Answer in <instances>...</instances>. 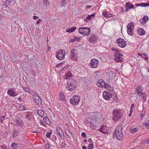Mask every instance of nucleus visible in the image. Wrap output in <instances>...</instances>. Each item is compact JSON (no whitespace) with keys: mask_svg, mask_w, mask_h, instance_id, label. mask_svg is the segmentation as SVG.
Listing matches in <instances>:
<instances>
[{"mask_svg":"<svg viewBox=\"0 0 149 149\" xmlns=\"http://www.w3.org/2000/svg\"><path fill=\"white\" fill-rule=\"evenodd\" d=\"M86 117L84 120V123L86 124H89L90 127L92 129H94L96 127L95 123L98 120V118L94 112L90 113L86 115Z\"/></svg>","mask_w":149,"mask_h":149,"instance_id":"obj_1","label":"nucleus"},{"mask_svg":"<svg viewBox=\"0 0 149 149\" xmlns=\"http://www.w3.org/2000/svg\"><path fill=\"white\" fill-rule=\"evenodd\" d=\"M112 119L114 121H117L120 120L122 116V112L119 110L117 109H114L112 113Z\"/></svg>","mask_w":149,"mask_h":149,"instance_id":"obj_2","label":"nucleus"},{"mask_svg":"<svg viewBox=\"0 0 149 149\" xmlns=\"http://www.w3.org/2000/svg\"><path fill=\"white\" fill-rule=\"evenodd\" d=\"M114 55V59L116 62H119L123 61V58L122 57L123 54L122 53L120 52L119 51H117V52H115Z\"/></svg>","mask_w":149,"mask_h":149,"instance_id":"obj_3","label":"nucleus"},{"mask_svg":"<svg viewBox=\"0 0 149 149\" xmlns=\"http://www.w3.org/2000/svg\"><path fill=\"white\" fill-rule=\"evenodd\" d=\"M91 30L89 28L87 27H81L78 29L79 32L84 36L90 35Z\"/></svg>","mask_w":149,"mask_h":149,"instance_id":"obj_4","label":"nucleus"},{"mask_svg":"<svg viewBox=\"0 0 149 149\" xmlns=\"http://www.w3.org/2000/svg\"><path fill=\"white\" fill-rule=\"evenodd\" d=\"M143 88L140 86L138 87L136 89V92L137 93L139 96L141 97L142 98L143 100L146 99V94L144 92H143Z\"/></svg>","mask_w":149,"mask_h":149,"instance_id":"obj_5","label":"nucleus"},{"mask_svg":"<svg viewBox=\"0 0 149 149\" xmlns=\"http://www.w3.org/2000/svg\"><path fill=\"white\" fill-rule=\"evenodd\" d=\"M80 100V98L78 95H73L71 97L70 102L71 104L73 106L77 105Z\"/></svg>","mask_w":149,"mask_h":149,"instance_id":"obj_6","label":"nucleus"},{"mask_svg":"<svg viewBox=\"0 0 149 149\" xmlns=\"http://www.w3.org/2000/svg\"><path fill=\"white\" fill-rule=\"evenodd\" d=\"M74 82L73 80H71L68 81L65 85V87L66 88H68V90L71 91L74 90L75 88L74 84Z\"/></svg>","mask_w":149,"mask_h":149,"instance_id":"obj_7","label":"nucleus"},{"mask_svg":"<svg viewBox=\"0 0 149 149\" xmlns=\"http://www.w3.org/2000/svg\"><path fill=\"white\" fill-rule=\"evenodd\" d=\"M65 55L64 51L61 49L57 52L56 55V56L57 59L62 60L65 58Z\"/></svg>","mask_w":149,"mask_h":149,"instance_id":"obj_8","label":"nucleus"},{"mask_svg":"<svg viewBox=\"0 0 149 149\" xmlns=\"http://www.w3.org/2000/svg\"><path fill=\"white\" fill-rule=\"evenodd\" d=\"M114 137H116L119 140H121L123 138L122 131H115L113 134Z\"/></svg>","mask_w":149,"mask_h":149,"instance_id":"obj_9","label":"nucleus"},{"mask_svg":"<svg viewBox=\"0 0 149 149\" xmlns=\"http://www.w3.org/2000/svg\"><path fill=\"white\" fill-rule=\"evenodd\" d=\"M127 32L128 34L130 35H132L134 33V25L133 23L129 24L127 26Z\"/></svg>","mask_w":149,"mask_h":149,"instance_id":"obj_10","label":"nucleus"},{"mask_svg":"<svg viewBox=\"0 0 149 149\" xmlns=\"http://www.w3.org/2000/svg\"><path fill=\"white\" fill-rule=\"evenodd\" d=\"M116 43L118 46L121 48L124 47L126 44V42L122 38H118L116 40Z\"/></svg>","mask_w":149,"mask_h":149,"instance_id":"obj_11","label":"nucleus"},{"mask_svg":"<svg viewBox=\"0 0 149 149\" xmlns=\"http://www.w3.org/2000/svg\"><path fill=\"white\" fill-rule=\"evenodd\" d=\"M112 94H111L110 92L108 91H105L103 92V97L106 100H109L111 98Z\"/></svg>","mask_w":149,"mask_h":149,"instance_id":"obj_12","label":"nucleus"},{"mask_svg":"<svg viewBox=\"0 0 149 149\" xmlns=\"http://www.w3.org/2000/svg\"><path fill=\"white\" fill-rule=\"evenodd\" d=\"M25 115V118L29 121H31L33 120V115L32 112L27 111L24 113Z\"/></svg>","mask_w":149,"mask_h":149,"instance_id":"obj_13","label":"nucleus"},{"mask_svg":"<svg viewBox=\"0 0 149 149\" xmlns=\"http://www.w3.org/2000/svg\"><path fill=\"white\" fill-rule=\"evenodd\" d=\"M70 58L73 60L75 61L77 60V55L75 49H73L72 50L70 56Z\"/></svg>","mask_w":149,"mask_h":149,"instance_id":"obj_14","label":"nucleus"},{"mask_svg":"<svg viewBox=\"0 0 149 149\" xmlns=\"http://www.w3.org/2000/svg\"><path fill=\"white\" fill-rule=\"evenodd\" d=\"M98 63V61L97 60L93 59L90 61L89 65L92 68H96L97 66Z\"/></svg>","mask_w":149,"mask_h":149,"instance_id":"obj_15","label":"nucleus"},{"mask_svg":"<svg viewBox=\"0 0 149 149\" xmlns=\"http://www.w3.org/2000/svg\"><path fill=\"white\" fill-rule=\"evenodd\" d=\"M14 124L16 125L22 127L23 125V121L19 118H16L14 121Z\"/></svg>","mask_w":149,"mask_h":149,"instance_id":"obj_16","label":"nucleus"},{"mask_svg":"<svg viewBox=\"0 0 149 149\" xmlns=\"http://www.w3.org/2000/svg\"><path fill=\"white\" fill-rule=\"evenodd\" d=\"M149 19L147 15H145L143 17V18H141L139 19V21L141 24H143L146 23Z\"/></svg>","mask_w":149,"mask_h":149,"instance_id":"obj_17","label":"nucleus"},{"mask_svg":"<svg viewBox=\"0 0 149 149\" xmlns=\"http://www.w3.org/2000/svg\"><path fill=\"white\" fill-rule=\"evenodd\" d=\"M105 84V82L103 80L100 79L97 81V85L98 87L103 88Z\"/></svg>","mask_w":149,"mask_h":149,"instance_id":"obj_18","label":"nucleus"},{"mask_svg":"<svg viewBox=\"0 0 149 149\" xmlns=\"http://www.w3.org/2000/svg\"><path fill=\"white\" fill-rule=\"evenodd\" d=\"M97 38L95 35L92 34L90 36L89 40L91 43H95L97 40Z\"/></svg>","mask_w":149,"mask_h":149,"instance_id":"obj_19","label":"nucleus"},{"mask_svg":"<svg viewBox=\"0 0 149 149\" xmlns=\"http://www.w3.org/2000/svg\"><path fill=\"white\" fill-rule=\"evenodd\" d=\"M7 94L8 95L13 97L16 96L18 94V93L16 94L14 91L11 89H9L8 90Z\"/></svg>","mask_w":149,"mask_h":149,"instance_id":"obj_20","label":"nucleus"},{"mask_svg":"<svg viewBox=\"0 0 149 149\" xmlns=\"http://www.w3.org/2000/svg\"><path fill=\"white\" fill-rule=\"evenodd\" d=\"M125 7L126 11H128L130 9H133L135 8L134 6L132 5L131 3H126Z\"/></svg>","mask_w":149,"mask_h":149,"instance_id":"obj_21","label":"nucleus"},{"mask_svg":"<svg viewBox=\"0 0 149 149\" xmlns=\"http://www.w3.org/2000/svg\"><path fill=\"white\" fill-rule=\"evenodd\" d=\"M33 99L34 100L36 103L37 104H39L41 102V100L40 97L37 95H35L33 96Z\"/></svg>","mask_w":149,"mask_h":149,"instance_id":"obj_22","label":"nucleus"},{"mask_svg":"<svg viewBox=\"0 0 149 149\" xmlns=\"http://www.w3.org/2000/svg\"><path fill=\"white\" fill-rule=\"evenodd\" d=\"M104 88L110 91H112L113 89V87L111 86L107 83H105L104 86Z\"/></svg>","mask_w":149,"mask_h":149,"instance_id":"obj_23","label":"nucleus"},{"mask_svg":"<svg viewBox=\"0 0 149 149\" xmlns=\"http://www.w3.org/2000/svg\"><path fill=\"white\" fill-rule=\"evenodd\" d=\"M72 76L71 72L69 71L65 73L64 78L66 79H70Z\"/></svg>","mask_w":149,"mask_h":149,"instance_id":"obj_24","label":"nucleus"},{"mask_svg":"<svg viewBox=\"0 0 149 149\" xmlns=\"http://www.w3.org/2000/svg\"><path fill=\"white\" fill-rule=\"evenodd\" d=\"M137 32L139 34L140 36L143 35L145 34V30L142 28H140L137 31Z\"/></svg>","mask_w":149,"mask_h":149,"instance_id":"obj_25","label":"nucleus"},{"mask_svg":"<svg viewBox=\"0 0 149 149\" xmlns=\"http://www.w3.org/2000/svg\"><path fill=\"white\" fill-rule=\"evenodd\" d=\"M81 39L79 38H77L76 36H74V38H73L71 39L70 40H69L70 42H74L76 41H79Z\"/></svg>","mask_w":149,"mask_h":149,"instance_id":"obj_26","label":"nucleus"},{"mask_svg":"<svg viewBox=\"0 0 149 149\" xmlns=\"http://www.w3.org/2000/svg\"><path fill=\"white\" fill-rule=\"evenodd\" d=\"M79 80L83 84H86L88 81L87 79L85 77H80V79Z\"/></svg>","mask_w":149,"mask_h":149,"instance_id":"obj_27","label":"nucleus"},{"mask_svg":"<svg viewBox=\"0 0 149 149\" xmlns=\"http://www.w3.org/2000/svg\"><path fill=\"white\" fill-rule=\"evenodd\" d=\"M75 26L72 27L71 28L68 29L66 30V32L69 33H71L74 31L76 29Z\"/></svg>","mask_w":149,"mask_h":149,"instance_id":"obj_28","label":"nucleus"},{"mask_svg":"<svg viewBox=\"0 0 149 149\" xmlns=\"http://www.w3.org/2000/svg\"><path fill=\"white\" fill-rule=\"evenodd\" d=\"M95 13L91 14V15H88L84 20H86V19H88L89 20H90L91 19L93 18L95 16Z\"/></svg>","mask_w":149,"mask_h":149,"instance_id":"obj_29","label":"nucleus"},{"mask_svg":"<svg viewBox=\"0 0 149 149\" xmlns=\"http://www.w3.org/2000/svg\"><path fill=\"white\" fill-rule=\"evenodd\" d=\"M37 114L40 116L42 117L44 116V112L42 110H38L37 112Z\"/></svg>","mask_w":149,"mask_h":149,"instance_id":"obj_30","label":"nucleus"},{"mask_svg":"<svg viewBox=\"0 0 149 149\" xmlns=\"http://www.w3.org/2000/svg\"><path fill=\"white\" fill-rule=\"evenodd\" d=\"M56 132L61 138H63L64 137V132L63 131H56Z\"/></svg>","mask_w":149,"mask_h":149,"instance_id":"obj_31","label":"nucleus"},{"mask_svg":"<svg viewBox=\"0 0 149 149\" xmlns=\"http://www.w3.org/2000/svg\"><path fill=\"white\" fill-rule=\"evenodd\" d=\"M43 120L47 124L49 125L50 124V122L47 117H44L43 118Z\"/></svg>","mask_w":149,"mask_h":149,"instance_id":"obj_32","label":"nucleus"},{"mask_svg":"<svg viewBox=\"0 0 149 149\" xmlns=\"http://www.w3.org/2000/svg\"><path fill=\"white\" fill-rule=\"evenodd\" d=\"M100 73L98 71H96L94 73L93 76L95 78L97 79L100 76Z\"/></svg>","mask_w":149,"mask_h":149,"instance_id":"obj_33","label":"nucleus"},{"mask_svg":"<svg viewBox=\"0 0 149 149\" xmlns=\"http://www.w3.org/2000/svg\"><path fill=\"white\" fill-rule=\"evenodd\" d=\"M23 89L24 91H25L29 93H30L31 92V90L29 88H28L27 87H23Z\"/></svg>","mask_w":149,"mask_h":149,"instance_id":"obj_34","label":"nucleus"},{"mask_svg":"<svg viewBox=\"0 0 149 149\" xmlns=\"http://www.w3.org/2000/svg\"><path fill=\"white\" fill-rule=\"evenodd\" d=\"M13 0H6L5 4L3 5V6H5L6 7L8 6V5H9Z\"/></svg>","mask_w":149,"mask_h":149,"instance_id":"obj_35","label":"nucleus"},{"mask_svg":"<svg viewBox=\"0 0 149 149\" xmlns=\"http://www.w3.org/2000/svg\"><path fill=\"white\" fill-rule=\"evenodd\" d=\"M60 94L61 100H62L63 101H65L66 98L64 94L61 93H60Z\"/></svg>","mask_w":149,"mask_h":149,"instance_id":"obj_36","label":"nucleus"},{"mask_svg":"<svg viewBox=\"0 0 149 149\" xmlns=\"http://www.w3.org/2000/svg\"><path fill=\"white\" fill-rule=\"evenodd\" d=\"M60 3L61 4L60 5L61 7L65 6L66 3V2L65 0L61 1Z\"/></svg>","mask_w":149,"mask_h":149,"instance_id":"obj_37","label":"nucleus"},{"mask_svg":"<svg viewBox=\"0 0 149 149\" xmlns=\"http://www.w3.org/2000/svg\"><path fill=\"white\" fill-rule=\"evenodd\" d=\"M11 146L13 149H16L17 148V144L15 143H12Z\"/></svg>","mask_w":149,"mask_h":149,"instance_id":"obj_38","label":"nucleus"},{"mask_svg":"<svg viewBox=\"0 0 149 149\" xmlns=\"http://www.w3.org/2000/svg\"><path fill=\"white\" fill-rule=\"evenodd\" d=\"M122 130V128L121 125H119L114 130Z\"/></svg>","mask_w":149,"mask_h":149,"instance_id":"obj_39","label":"nucleus"},{"mask_svg":"<svg viewBox=\"0 0 149 149\" xmlns=\"http://www.w3.org/2000/svg\"><path fill=\"white\" fill-rule=\"evenodd\" d=\"M143 126L147 129H149V124L148 123H143Z\"/></svg>","mask_w":149,"mask_h":149,"instance_id":"obj_40","label":"nucleus"},{"mask_svg":"<svg viewBox=\"0 0 149 149\" xmlns=\"http://www.w3.org/2000/svg\"><path fill=\"white\" fill-rule=\"evenodd\" d=\"M146 3H142L140 4H136V5L137 6H140L142 7H146L147 6Z\"/></svg>","mask_w":149,"mask_h":149,"instance_id":"obj_41","label":"nucleus"},{"mask_svg":"<svg viewBox=\"0 0 149 149\" xmlns=\"http://www.w3.org/2000/svg\"><path fill=\"white\" fill-rule=\"evenodd\" d=\"M93 145L92 143L89 144L88 147V149H93Z\"/></svg>","mask_w":149,"mask_h":149,"instance_id":"obj_42","label":"nucleus"},{"mask_svg":"<svg viewBox=\"0 0 149 149\" xmlns=\"http://www.w3.org/2000/svg\"><path fill=\"white\" fill-rule=\"evenodd\" d=\"M65 134L68 137H70L72 135L71 133H69V131H65Z\"/></svg>","mask_w":149,"mask_h":149,"instance_id":"obj_43","label":"nucleus"},{"mask_svg":"<svg viewBox=\"0 0 149 149\" xmlns=\"http://www.w3.org/2000/svg\"><path fill=\"white\" fill-rule=\"evenodd\" d=\"M102 14L103 16L106 17H107L108 16V14L107 11H103Z\"/></svg>","mask_w":149,"mask_h":149,"instance_id":"obj_44","label":"nucleus"},{"mask_svg":"<svg viewBox=\"0 0 149 149\" xmlns=\"http://www.w3.org/2000/svg\"><path fill=\"white\" fill-rule=\"evenodd\" d=\"M43 3L44 4L47 6L49 4V2L48 0H44Z\"/></svg>","mask_w":149,"mask_h":149,"instance_id":"obj_45","label":"nucleus"},{"mask_svg":"<svg viewBox=\"0 0 149 149\" xmlns=\"http://www.w3.org/2000/svg\"><path fill=\"white\" fill-rule=\"evenodd\" d=\"M18 133L17 131H13V137L14 138L17 135Z\"/></svg>","mask_w":149,"mask_h":149,"instance_id":"obj_46","label":"nucleus"},{"mask_svg":"<svg viewBox=\"0 0 149 149\" xmlns=\"http://www.w3.org/2000/svg\"><path fill=\"white\" fill-rule=\"evenodd\" d=\"M44 147L46 149H49L50 148V144L49 143H47L45 145Z\"/></svg>","mask_w":149,"mask_h":149,"instance_id":"obj_47","label":"nucleus"},{"mask_svg":"<svg viewBox=\"0 0 149 149\" xmlns=\"http://www.w3.org/2000/svg\"><path fill=\"white\" fill-rule=\"evenodd\" d=\"M19 109L20 110L22 111L23 110H26V109H25L24 106H20L19 107Z\"/></svg>","mask_w":149,"mask_h":149,"instance_id":"obj_48","label":"nucleus"},{"mask_svg":"<svg viewBox=\"0 0 149 149\" xmlns=\"http://www.w3.org/2000/svg\"><path fill=\"white\" fill-rule=\"evenodd\" d=\"M101 132L105 134H108L109 133V131H100Z\"/></svg>","mask_w":149,"mask_h":149,"instance_id":"obj_49","label":"nucleus"},{"mask_svg":"<svg viewBox=\"0 0 149 149\" xmlns=\"http://www.w3.org/2000/svg\"><path fill=\"white\" fill-rule=\"evenodd\" d=\"M61 146L62 148H64L65 147V143L63 142V141L61 144Z\"/></svg>","mask_w":149,"mask_h":149,"instance_id":"obj_50","label":"nucleus"},{"mask_svg":"<svg viewBox=\"0 0 149 149\" xmlns=\"http://www.w3.org/2000/svg\"><path fill=\"white\" fill-rule=\"evenodd\" d=\"M5 116H2L0 118V121L2 122L5 119Z\"/></svg>","mask_w":149,"mask_h":149,"instance_id":"obj_51","label":"nucleus"},{"mask_svg":"<svg viewBox=\"0 0 149 149\" xmlns=\"http://www.w3.org/2000/svg\"><path fill=\"white\" fill-rule=\"evenodd\" d=\"M1 148L2 149H7L5 145H3L1 146Z\"/></svg>","mask_w":149,"mask_h":149,"instance_id":"obj_52","label":"nucleus"},{"mask_svg":"<svg viewBox=\"0 0 149 149\" xmlns=\"http://www.w3.org/2000/svg\"><path fill=\"white\" fill-rule=\"evenodd\" d=\"M81 135L83 137H85L86 136V134L85 133H84V132L82 133H81Z\"/></svg>","mask_w":149,"mask_h":149,"instance_id":"obj_53","label":"nucleus"},{"mask_svg":"<svg viewBox=\"0 0 149 149\" xmlns=\"http://www.w3.org/2000/svg\"><path fill=\"white\" fill-rule=\"evenodd\" d=\"M41 19H38V21H37L36 22V24H38L40 22H41Z\"/></svg>","mask_w":149,"mask_h":149,"instance_id":"obj_54","label":"nucleus"},{"mask_svg":"<svg viewBox=\"0 0 149 149\" xmlns=\"http://www.w3.org/2000/svg\"><path fill=\"white\" fill-rule=\"evenodd\" d=\"M40 122L42 125H43L44 126H46V124H45L44 123L42 122H41V121H40Z\"/></svg>","mask_w":149,"mask_h":149,"instance_id":"obj_55","label":"nucleus"},{"mask_svg":"<svg viewBox=\"0 0 149 149\" xmlns=\"http://www.w3.org/2000/svg\"><path fill=\"white\" fill-rule=\"evenodd\" d=\"M46 136L47 138H49L50 136V133H47V134H46Z\"/></svg>","mask_w":149,"mask_h":149,"instance_id":"obj_56","label":"nucleus"},{"mask_svg":"<svg viewBox=\"0 0 149 149\" xmlns=\"http://www.w3.org/2000/svg\"><path fill=\"white\" fill-rule=\"evenodd\" d=\"M131 128V130H132L136 131V130H138V129L136 128H133V129L132 128Z\"/></svg>","mask_w":149,"mask_h":149,"instance_id":"obj_57","label":"nucleus"},{"mask_svg":"<svg viewBox=\"0 0 149 149\" xmlns=\"http://www.w3.org/2000/svg\"><path fill=\"white\" fill-rule=\"evenodd\" d=\"M112 50L113 51H115L114 52H117V51H118L116 48H113L112 49Z\"/></svg>","mask_w":149,"mask_h":149,"instance_id":"obj_58","label":"nucleus"},{"mask_svg":"<svg viewBox=\"0 0 149 149\" xmlns=\"http://www.w3.org/2000/svg\"><path fill=\"white\" fill-rule=\"evenodd\" d=\"M88 141L89 143H92V141L91 139L90 138L89 139Z\"/></svg>","mask_w":149,"mask_h":149,"instance_id":"obj_59","label":"nucleus"},{"mask_svg":"<svg viewBox=\"0 0 149 149\" xmlns=\"http://www.w3.org/2000/svg\"><path fill=\"white\" fill-rule=\"evenodd\" d=\"M38 18V16H33V19L36 20V19H37Z\"/></svg>","mask_w":149,"mask_h":149,"instance_id":"obj_60","label":"nucleus"},{"mask_svg":"<svg viewBox=\"0 0 149 149\" xmlns=\"http://www.w3.org/2000/svg\"><path fill=\"white\" fill-rule=\"evenodd\" d=\"M32 132L34 133H40V132H39L38 131H34Z\"/></svg>","mask_w":149,"mask_h":149,"instance_id":"obj_61","label":"nucleus"},{"mask_svg":"<svg viewBox=\"0 0 149 149\" xmlns=\"http://www.w3.org/2000/svg\"><path fill=\"white\" fill-rule=\"evenodd\" d=\"M22 99L21 97H19L18 98V100L20 102H21L22 101Z\"/></svg>","mask_w":149,"mask_h":149,"instance_id":"obj_62","label":"nucleus"},{"mask_svg":"<svg viewBox=\"0 0 149 149\" xmlns=\"http://www.w3.org/2000/svg\"><path fill=\"white\" fill-rule=\"evenodd\" d=\"M106 127L104 126H103L102 128L100 129V130H105L104 127Z\"/></svg>","mask_w":149,"mask_h":149,"instance_id":"obj_63","label":"nucleus"},{"mask_svg":"<svg viewBox=\"0 0 149 149\" xmlns=\"http://www.w3.org/2000/svg\"><path fill=\"white\" fill-rule=\"evenodd\" d=\"M146 143L147 144H149V138L146 141Z\"/></svg>","mask_w":149,"mask_h":149,"instance_id":"obj_64","label":"nucleus"}]
</instances>
